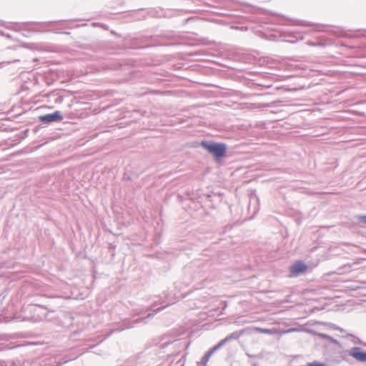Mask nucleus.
<instances>
[{
  "label": "nucleus",
  "instance_id": "nucleus-1",
  "mask_svg": "<svg viewBox=\"0 0 366 366\" xmlns=\"http://www.w3.org/2000/svg\"><path fill=\"white\" fill-rule=\"evenodd\" d=\"M156 306V304L152 305V306L147 307L145 311H139L137 312H134L132 315V320H127L124 322V325L126 328H132L135 327L136 325H140V324H146L149 321H150L153 317L154 316V313H149L145 317H142L141 316L144 314H145L147 312H149L150 310H153L155 313H157L160 311H162L166 306L162 307H159L157 309H154V307Z\"/></svg>",
  "mask_w": 366,
  "mask_h": 366
},
{
  "label": "nucleus",
  "instance_id": "nucleus-2",
  "mask_svg": "<svg viewBox=\"0 0 366 366\" xmlns=\"http://www.w3.org/2000/svg\"><path fill=\"white\" fill-rule=\"evenodd\" d=\"M46 308L41 305H29L23 309V320L37 322L46 318Z\"/></svg>",
  "mask_w": 366,
  "mask_h": 366
},
{
  "label": "nucleus",
  "instance_id": "nucleus-3",
  "mask_svg": "<svg viewBox=\"0 0 366 366\" xmlns=\"http://www.w3.org/2000/svg\"><path fill=\"white\" fill-rule=\"evenodd\" d=\"M201 146L212 154L216 161L220 160L226 156L227 147L224 143L204 140L201 142Z\"/></svg>",
  "mask_w": 366,
  "mask_h": 366
},
{
  "label": "nucleus",
  "instance_id": "nucleus-4",
  "mask_svg": "<svg viewBox=\"0 0 366 366\" xmlns=\"http://www.w3.org/2000/svg\"><path fill=\"white\" fill-rule=\"evenodd\" d=\"M39 120L43 124H50L52 122H61L63 119V115L59 111H55L54 113L39 116Z\"/></svg>",
  "mask_w": 366,
  "mask_h": 366
},
{
  "label": "nucleus",
  "instance_id": "nucleus-5",
  "mask_svg": "<svg viewBox=\"0 0 366 366\" xmlns=\"http://www.w3.org/2000/svg\"><path fill=\"white\" fill-rule=\"evenodd\" d=\"M348 355L360 362H366V352L360 347H353L347 351Z\"/></svg>",
  "mask_w": 366,
  "mask_h": 366
},
{
  "label": "nucleus",
  "instance_id": "nucleus-6",
  "mask_svg": "<svg viewBox=\"0 0 366 366\" xmlns=\"http://www.w3.org/2000/svg\"><path fill=\"white\" fill-rule=\"evenodd\" d=\"M307 266L302 261L297 262L290 266V272L291 276H297L306 271Z\"/></svg>",
  "mask_w": 366,
  "mask_h": 366
},
{
  "label": "nucleus",
  "instance_id": "nucleus-7",
  "mask_svg": "<svg viewBox=\"0 0 366 366\" xmlns=\"http://www.w3.org/2000/svg\"><path fill=\"white\" fill-rule=\"evenodd\" d=\"M219 349L220 348L217 346V345L210 348L209 350L204 354L202 360L197 362V366H207V362L210 357Z\"/></svg>",
  "mask_w": 366,
  "mask_h": 366
},
{
  "label": "nucleus",
  "instance_id": "nucleus-8",
  "mask_svg": "<svg viewBox=\"0 0 366 366\" xmlns=\"http://www.w3.org/2000/svg\"><path fill=\"white\" fill-rule=\"evenodd\" d=\"M241 335H242V333H238L237 332H232L230 335H227L225 338L220 340V342L217 344V346L219 348H221L226 343L229 342L232 340H237Z\"/></svg>",
  "mask_w": 366,
  "mask_h": 366
},
{
  "label": "nucleus",
  "instance_id": "nucleus-9",
  "mask_svg": "<svg viewBox=\"0 0 366 366\" xmlns=\"http://www.w3.org/2000/svg\"><path fill=\"white\" fill-rule=\"evenodd\" d=\"M64 21H47V22H26V23H24L22 24V25L24 26H27V25H30V24H42V25H44V26H47V25H52L55 23H61V22H63Z\"/></svg>",
  "mask_w": 366,
  "mask_h": 366
},
{
  "label": "nucleus",
  "instance_id": "nucleus-10",
  "mask_svg": "<svg viewBox=\"0 0 366 366\" xmlns=\"http://www.w3.org/2000/svg\"><path fill=\"white\" fill-rule=\"evenodd\" d=\"M348 336L352 337L354 340H352L353 343L355 345H362L366 346V343H364L359 337H355L353 335H348Z\"/></svg>",
  "mask_w": 366,
  "mask_h": 366
},
{
  "label": "nucleus",
  "instance_id": "nucleus-11",
  "mask_svg": "<svg viewBox=\"0 0 366 366\" xmlns=\"http://www.w3.org/2000/svg\"><path fill=\"white\" fill-rule=\"evenodd\" d=\"M325 26L320 24H315L314 29L316 31H324Z\"/></svg>",
  "mask_w": 366,
  "mask_h": 366
},
{
  "label": "nucleus",
  "instance_id": "nucleus-12",
  "mask_svg": "<svg viewBox=\"0 0 366 366\" xmlns=\"http://www.w3.org/2000/svg\"><path fill=\"white\" fill-rule=\"evenodd\" d=\"M294 38L297 40L298 39H302L303 36L301 32H294Z\"/></svg>",
  "mask_w": 366,
  "mask_h": 366
},
{
  "label": "nucleus",
  "instance_id": "nucleus-13",
  "mask_svg": "<svg viewBox=\"0 0 366 366\" xmlns=\"http://www.w3.org/2000/svg\"><path fill=\"white\" fill-rule=\"evenodd\" d=\"M320 336L322 337L324 339H328V340H330L331 341H334L335 342H337V340H334L332 337H331L330 335H326V334H320Z\"/></svg>",
  "mask_w": 366,
  "mask_h": 366
},
{
  "label": "nucleus",
  "instance_id": "nucleus-14",
  "mask_svg": "<svg viewBox=\"0 0 366 366\" xmlns=\"http://www.w3.org/2000/svg\"><path fill=\"white\" fill-rule=\"evenodd\" d=\"M360 222L366 224V215H361L359 217Z\"/></svg>",
  "mask_w": 366,
  "mask_h": 366
},
{
  "label": "nucleus",
  "instance_id": "nucleus-15",
  "mask_svg": "<svg viewBox=\"0 0 366 366\" xmlns=\"http://www.w3.org/2000/svg\"><path fill=\"white\" fill-rule=\"evenodd\" d=\"M77 357H78V356H75V357H70V358H69V359H67V360H64V362H69V361H70V360H75V359H76Z\"/></svg>",
  "mask_w": 366,
  "mask_h": 366
},
{
  "label": "nucleus",
  "instance_id": "nucleus-16",
  "mask_svg": "<svg viewBox=\"0 0 366 366\" xmlns=\"http://www.w3.org/2000/svg\"><path fill=\"white\" fill-rule=\"evenodd\" d=\"M302 25L305 26H312V24L307 22V23L302 24Z\"/></svg>",
  "mask_w": 366,
  "mask_h": 366
},
{
  "label": "nucleus",
  "instance_id": "nucleus-17",
  "mask_svg": "<svg viewBox=\"0 0 366 366\" xmlns=\"http://www.w3.org/2000/svg\"><path fill=\"white\" fill-rule=\"evenodd\" d=\"M240 30H242V31H247V26H242Z\"/></svg>",
  "mask_w": 366,
  "mask_h": 366
},
{
  "label": "nucleus",
  "instance_id": "nucleus-18",
  "mask_svg": "<svg viewBox=\"0 0 366 366\" xmlns=\"http://www.w3.org/2000/svg\"><path fill=\"white\" fill-rule=\"evenodd\" d=\"M252 366H258V363L257 362H254L252 364Z\"/></svg>",
  "mask_w": 366,
  "mask_h": 366
},
{
  "label": "nucleus",
  "instance_id": "nucleus-19",
  "mask_svg": "<svg viewBox=\"0 0 366 366\" xmlns=\"http://www.w3.org/2000/svg\"><path fill=\"white\" fill-rule=\"evenodd\" d=\"M234 29H239V30H240L241 27L235 26V27H234Z\"/></svg>",
  "mask_w": 366,
  "mask_h": 366
},
{
  "label": "nucleus",
  "instance_id": "nucleus-20",
  "mask_svg": "<svg viewBox=\"0 0 366 366\" xmlns=\"http://www.w3.org/2000/svg\"><path fill=\"white\" fill-rule=\"evenodd\" d=\"M143 11V9H140L139 10L137 11V12H141V11Z\"/></svg>",
  "mask_w": 366,
  "mask_h": 366
}]
</instances>
